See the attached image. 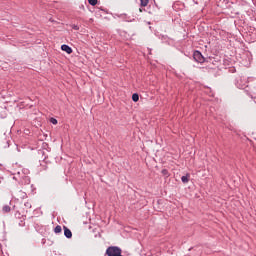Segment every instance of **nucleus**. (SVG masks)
Here are the masks:
<instances>
[{"mask_svg": "<svg viewBox=\"0 0 256 256\" xmlns=\"http://www.w3.org/2000/svg\"><path fill=\"white\" fill-rule=\"evenodd\" d=\"M72 29H74V31H79V26L78 25H72Z\"/></svg>", "mask_w": 256, "mask_h": 256, "instance_id": "nucleus-16", "label": "nucleus"}, {"mask_svg": "<svg viewBox=\"0 0 256 256\" xmlns=\"http://www.w3.org/2000/svg\"><path fill=\"white\" fill-rule=\"evenodd\" d=\"M61 231H63V228H61V226L57 225L55 228H54V233H61Z\"/></svg>", "mask_w": 256, "mask_h": 256, "instance_id": "nucleus-9", "label": "nucleus"}, {"mask_svg": "<svg viewBox=\"0 0 256 256\" xmlns=\"http://www.w3.org/2000/svg\"><path fill=\"white\" fill-rule=\"evenodd\" d=\"M181 181H182V183H189V175L182 176Z\"/></svg>", "mask_w": 256, "mask_h": 256, "instance_id": "nucleus-8", "label": "nucleus"}, {"mask_svg": "<svg viewBox=\"0 0 256 256\" xmlns=\"http://www.w3.org/2000/svg\"><path fill=\"white\" fill-rule=\"evenodd\" d=\"M237 87L239 89H243V87H247V82H244L243 84L239 83V80L236 83Z\"/></svg>", "mask_w": 256, "mask_h": 256, "instance_id": "nucleus-6", "label": "nucleus"}, {"mask_svg": "<svg viewBox=\"0 0 256 256\" xmlns=\"http://www.w3.org/2000/svg\"><path fill=\"white\" fill-rule=\"evenodd\" d=\"M63 229H64L65 238L71 239V237H73V232H71V230L69 228H67V226H64Z\"/></svg>", "mask_w": 256, "mask_h": 256, "instance_id": "nucleus-4", "label": "nucleus"}, {"mask_svg": "<svg viewBox=\"0 0 256 256\" xmlns=\"http://www.w3.org/2000/svg\"><path fill=\"white\" fill-rule=\"evenodd\" d=\"M140 3L142 7H147V5H149V0H140Z\"/></svg>", "mask_w": 256, "mask_h": 256, "instance_id": "nucleus-10", "label": "nucleus"}, {"mask_svg": "<svg viewBox=\"0 0 256 256\" xmlns=\"http://www.w3.org/2000/svg\"><path fill=\"white\" fill-rule=\"evenodd\" d=\"M106 254L108 256H123V255H121V248H119L117 246H111V247L107 248Z\"/></svg>", "mask_w": 256, "mask_h": 256, "instance_id": "nucleus-2", "label": "nucleus"}, {"mask_svg": "<svg viewBox=\"0 0 256 256\" xmlns=\"http://www.w3.org/2000/svg\"><path fill=\"white\" fill-rule=\"evenodd\" d=\"M132 101H134V103H137V101H139V94L134 93V94L132 95Z\"/></svg>", "mask_w": 256, "mask_h": 256, "instance_id": "nucleus-7", "label": "nucleus"}, {"mask_svg": "<svg viewBox=\"0 0 256 256\" xmlns=\"http://www.w3.org/2000/svg\"><path fill=\"white\" fill-rule=\"evenodd\" d=\"M50 123H52V125H57V119L50 118Z\"/></svg>", "mask_w": 256, "mask_h": 256, "instance_id": "nucleus-14", "label": "nucleus"}, {"mask_svg": "<svg viewBox=\"0 0 256 256\" xmlns=\"http://www.w3.org/2000/svg\"><path fill=\"white\" fill-rule=\"evenodd\" d=\"M61 49L62 51H65L66 53H68V55H71V53H73V49L67 44L62 45Z\"/></svg>", "mask_w": 256, "mask_h": 256, "instance_id": "nucleus-5", "label": "nucleus"}, {"mask_svg": "<svg viewBox=\"0 0 256 256\" xmlns=\"http://www.w3.org/2000/svg\"><path fill=\"white\" fill-rule=\"evenodd\" d=\"M20 197L21 199H27V193L20 191Z\"/></svg>", "mask_w": 256, "mask_h": 256, "instance_id": "nucleus-12", "label": "nucleus"}, {"mask_svg": "<svg viewBox=\"0 0 256 256\" xmlns=\"http://www.w3.org/2000/svg\"><path fill=\"white\" fill-rule=\"evenodd\" d=\"M89 5L95 6L97 4V0H88Z\"/></svg>", "mask_w": 256, "mask_h": 256, "instance_id": "nucleus-13", "label": "nucleus"}, {"mask_svg": "<svg viewBox=\"0 0 256 256\" xmlns=\"http://www.w3.org/2000/svg\"><path fill=\"white\" fill-rule=\"evenodd\" d=\"M193 2L197 5V0H193Z\"/></svg>", "mask_w": 256, "mask_h": 256, "instance_id": "nucleus-17", "label": "nucleus"}, {"mask_svg": "<svg viewBox=\"0 0 256 256\" xmlns=\"http://www.w3.org/2000/svg\"><path fill=\"white\" fill-rule=\"evenodd\" d=\"M24 207H26V209H31V202H26Z\"/></svg>", "mask_w": 256, "mask_h": 256, "instance_id": "nucleus-15", "label": "nucleus"}, {"mask_svg": "<svg viewBox=\"0 0 256 256\" xmlns=\"http://www.w3.org/2000/svg\"><path fill=\"white\" fill-rule=\"evenodd\" d=\"M27 173H29L28 170L14 172L13 179H15V181H17L20 185H29L31 180L29 179V176H27Z\"/></svg>", "mask_w": 256, "mask_h": 256, "instance_id": "nucleus-1", "label": "nucleus"}, {"mask_svg": "<svg viewBox=\"0 0 256 256\" xmlns=\"http://www.w3.org/2000/svg\"><path fill=\"white\" fill-rule=\"evenodd\" d=\"M193 59L196 61V63H205V57H203V54H201L198 50L194 51Z\"/></svg>", "mask_w": 256, "mask_h": 256, "instance_id": "nucleus-3", "label": "nucleus"}, {"mask_svg": "<svg viewBox=\"0 0 256 256\" xmlns=\"http://www.w3.org/2000/svg\"><path fill=\"white\" fill-rule=\"evenodd\" d=\"M2 211H3V213H9V211H11V207H9V206H4L3 208H2Z\"/></svg>", "mask_w": 256, "mask_h": 256, "instance_id": "nucleus-11", "label": "nucleus"}]
</instances>
